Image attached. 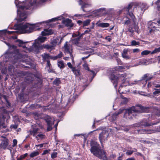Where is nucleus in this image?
I'll return each instance as SVG.
<instances>
[{
  "instance_id": "63",
  "label": "nucleus",
  "mask_w": 160,
  "mask_h": 160,
  "mask_svg": "<svg viewBox=\"0 0 160 160\" xmlns=\"http://www.w3.org/2000/svg\"><path fill=\"white\" fill-rule=\"evenodd\" d=\"M51 56V59H52L53 60H56L57 59V57L56 56Z\"/></svg>"
},
{
  "instance_id": "16",
  "label": "nucleus",
  "mask_w": 160,
  "mask_h": 160,
  "mask_svg": "<svg viewBox=\"0 0 160 160\" xmlns=\"http://www.w3.org/2000/svg\"><path fill=\"white\" fill-rule=\"evenodd\" d=\"M124 109L120 108L118 111L114 112L112 116V118L113 121L116 120L117 116L119 114L122 113L124 111Z\"/></svg>"
},
{
  "instance_id": "18",
  "label": "nucleus",
  "mask_w": 160,
  "mask_h": 160,
  "mask_svg": "<svg viewBox=\"0 0 160 160\" xmlns=\"http://www.w3.org/2000/svg\"><path fill=\"white\" fill-rule=\"evenodd\" d=\"M33 46L37 50H39L40 49L43 48L42 45H41V43H40L37 42V41L35 40L34 43L33 44Z\"/></svg>"
},
{
  "instance_id": "6",
  "label": "nucleus",
  "mask_w": 160,
  "mask_h": 160,
  "mask_svg": "<svg viewBox=\"0 0 160 160\" xmlns=\"http://www.w3.org/2000/svg\"><path fill=\"white\" fill-rule=\"evenodd\" d=\"M117 75L118 76L114 74H111L109 76V78L113 83L115 87L117 86L118 82H121L123 84L127 79L126 77L127 76V74L125 73L123 74H118Z\"/></svg>"
},
{
  "instance_id": "13",
  "label": "nucleus",
  "mask_w": 160,
  "mask_h": 160,
  "mask_svg": "<svg viewBox=\"0 0 160 160\" xmlns=\"http://www.w3.org/2000/svg\"><path fill=\"white\" fill-rule=\"evenodd\" d=\"M18 14L19 16V18L18 19V21L22 22L24 21L27 18L26 13L23 11L22 12L18 10Z\"/></svg>"
},
{
  "instance_id": "8",
  "label": "nucleus",
  "mask_w": 160,
  "mask_h": 160,
  "mask_svg": "<svg viewBox=\"0 0 160 160\" xmlns=\"http://www.w3.org/2000/svg\"><path fill=\"white\" fill-rule=\"evenodd\" d=\"M133 5V3H130L128 5L127 7H125L123 8V10L127 12V14L131 18L133 23H135L136 20V18L133 13L132 12H131L129 11L132 8Z\"/></svg>"
},
{
  "instance_id": "47",
  "label": "nucleus",
  "mask_w": 160,
  "mask_h": 160,
  "mask_svg": "<svg viewBox=\"0 0 160 160\" xmlns=\"http://www.w3.org/2000/svg\"><path fill=\"white\" fill-rule=\"evenodd\" d=\"M57 153L56 152H53L52 154L51 155V158H54L57 157Z\"/></svg>"
},
{
  "instance_id": "10",
  "label": "nucleus",
  "mask_w": 160,
  "mask_h": 160,
  "mask_svg": "<svg viewBox=\"0 0 160 160\" xmlns=\"http://www.w3.org/2000/svg\"><path fill=\"white\" fill-rule=\"evenodd\" d=\"M51 119V118L49 116H47L44 118V120L47 122V132L50 131L53 129L52 126L53 123L52 122Z\"/></svg>"
},
{
  "instance_id": "31",
  "label": "nucleus",
  "mask_w": 160,
  "mask_h": 160,
  "mask_svg": "<svg viewBox=\"0 0 160 160\" xmlns=\"http://www.w3.org/2000/svg\"><path fill=\"white\" fill-rule=\"evenodd\" d=\"M58 65L60 69H63L65 67V65L62 61L58 62Z\"/></svg>"
},
{
  "instance_id": "61",
  "label": "nucleus",
  "mask_w": 160,
  "mask_h": 160,
  "mask_svg": "<svg viewBox=\"0 0 160 160\" xmlns=\"http://www.w3.org/2000/svg\"><path fill=\"white\" fill-rule=\"evenodd\" d=\"M48 72L50 73V72H54V71H53V70L52 69H51V68L52 67H48Z\"/></svg>"
},
{
  "instance_id": "9",
  "label": "nucleus",
  "mask_w": 160,
  "mask_h": 160,
  "mask_svg": "<svg viewBox=\"0 0 160 160\" xmlns=\"http://www.w3.org/2000/svg\"><path fill=\"white\" fill-rule=\"evenodd\" d=\"M109 133L106 130H102L99 134L98 138L102 146H103V142L108 140Z\"/></svg>"
},
{
  "instance_id": "40",
  "label": "nucleus",
  "mask_w": 160,
  "mask_h": 160,
  "mask_svg": "<svg viewBox=\"0 0 160 160\" xmlns=\"http://www.w3.org/2000/svg\"><path fill=\"white\" fill-rule=\"evenodd\" d=\"M52 46H53V49H55L54 47L57 44V40L56 39L53 40L51 42Z\"/></svg>"
},
{
  "instance_id": "58",
  "label": "nucleus",
  "mask_w": 160,
  "mask_h": 160,
  "mask_svg": "<svg viewBox=\"0 0 160 160\" xmlns=\"http://www.w3.org/2000/svg\"><path fill=\"white\" fill-rule=\"evenodd\" d=\"M130 19H128L127 20H126L124 22V24L126 25H128L130 23Z\"/></svg>"
},
{
  "instance_id": "12",
  "label": "nucleus",
  "mask_w": 160,
  "mask_h": 160,
  "mask_svg": "<svg viewBox=\"0 0 160 160\" xmlns=\"http://www.w3.org/2000/svg\"><path fill=\"white\" fill-rule=\"evenodd\" d=\"M160 122V119L159 121L157 122L156 123H153L151 122H148L147 120H143L140 123V125L142 126H144V127H148L150 126H152L153 125L157 124V123Z\"/></svg>"
},
{
  "instance_id": "59",
  "label": "nucleus",
  "mask_w": 160,
  "mask_h": 160,
  "mask_svg": "<svg viewBox=\"0 0 160 160\" xmlns=\"http://www.w3.org/2000/svg\"><path fill=\"white\" fill-rule=\"evenodd\" d=\"M48 62H47V68L48 67H52L51 66V64L50 63V61H48Z\"/></svg>"
},
{
  "instance_id": "50",
  "label": "nucleus",
  "mask_w": 160,
  "mask_h": 160,
  "mask_svg": "<svg viewBox=\"0 0 160 160\" xmlns=\"http://www.w3.org/2000/svg\"><path fill=\"white\" fill-rule=\"evenodd\" d=\"M90 71L93 74V76L91 78L90 82H91L93 80L95 76H96V74L95 73V72L93 70H90Z\"/></svg>"
},
{
  "instance_id": "27",
  "label": "nucleus",
  "mask_w": 160,
  "mask_h": 160,
  "mask_svg": "<svg viewBox=\"0 0 160 160\" xmlns=\"http://www.w3.org/2000/svg\"><path fill=\"white\" fill-rule=\"evenodd\" d=\"M43 60L44 61L48 62V61H50L49 59H51V56L48 54H45L43 57Z\"/></svg>"
},
{
  "instance_id": "1",
  "label": "nucleus",
  "mask_w": 160,
  "mask_h": 160,
  "mask_svg": "<svg viewBox=\"0 0 160 160\" xmlns=\"http://www.w3.org/2000/svg\"><path fill=\"white\" fill-rule=\"evenodd\" d=\"M125 111L124 117L126 118L132 119V116H136L135 113H140L142 112H148L149 108L142 106L140 104L136 105L135 106L132 107L128 109H124Z\"/></svg>"
},
{
  "instance_id": "22",
  "label": "nucleus",
  "mask_w": 160,
  "mask_h": 160,
  "mask_svg": "<svg viewBox=\"0 0 160 160\" xmlns=\"http://www.w3.org/2000/svg\"><path fill=\"white\" fill-rule=\"evenodd\" d=\"M64 48L65 52L68 53H70V56L72 55L70 51V48L67 42H66L64 44Z\"/></svg>"
},
{
  "instance_id": "52",
  "label": "nucleus",
  "mask_w": 160,
  "mask_h": 160,
  "mask_svg": "<svg viewBox=\"0 0 160 160\" xmlns=\"http://www.w3.org/2000/svg\"><path fill=\"white\" fill-rule=\"evenodd\" d=\"M156 90L153 92L154 95H156L157 94H158L160 93V89H155Z\"/></svg>"
},
{
  "instance_id": "19",
  "label": "nucleus",
  "mask_w": 160,
  "mask_h": 160,
  "mask_svg": "<svg viewBox=\"0 0 160 160\" xmlns=\"http://www.w3.org/2000/svg\"><path fill=\"white\" fill-rule=\"evenodd\" d=\"M8 139L6 138L5 139L2 141L1 142V145L2 147L4 150H5L8 144Z\"/></svg>"
},
{
  "instance_id": "5",
  "label": "nucleus",
  "mask_w": 160,
  "mask_h": 160,
  "mask_svg": "<svg viewBox=\"0 0 160 160\" xmlns=\"http://www.w3.org/2000/svg\"><path fill=\"white\" fill-rule=\"evenodd\" d=\"M36 0H26L24 5H20L21 3L19 0H15V3L16 6L22 10L24 9L32 10L36 6Z\"/></svg>"
},
{
  "instance_id": "14",
  "label": "nucleus",
  "mask_w": 160,
  "mask_h": 160,
  "mask_svg": "<svg viewBox=\"0 0 160 160\" xmlns=\"http://www.w3.org/2000/svg\"><path fill=\"white\" fill-rule=\"evenodd\" d=\"M62 23L65 24L67 27H72L73 26L74 24L72 22V20L69 18H66L62 21Z\"/></svg>"
},
{
  "instance_id": "45",
  "label": "nucleus",
  "mask_w": 160,
  "mask_h": 160,
  "mask_svg": "<svg viewBox=\"0 0 160 160\" xmlns=\"http://www.w3.org/2000/svg\"><path fill=\"white\" fill-rule=\"evenodd\" d=\"M83 67L86 70H88V71H90V70H91L89 69L88 65L87 64H86V63L84 64L83 65Z\"/></svg>"
},
{
  "instance_id": "20",
  "label": "nucleus",
  "mask_w": 160,
  "mask_h": 160,
  "mask_svg": "<svg viewBox=\"0 0 160 160\" xmlns=\"http://www.w3.org/2000/svg\"><path fill=\"white\" fill-rule=\"evenodd\" d=\"M72 71L73 72L74 75L76 77L80 76L81 75L80 69L79 68L77 69H76V68L75 67L72 69Z\"/></svg>"
},
{
  "instance_id": "49",
  "label": "nucleus",
  "mask_w": 160,
  "mask_h": 160,
  "mask_svg": "<svg viewBox=\"0 0 160 160\" xmlns=\"http://www.w3.org/2000/svg\"><path fill=\"white\" fill-rule=\"evenodd\" d=\"M133 153V151L132 150H128L126 153V154L127 155H131Z\"/></svg>"
},
{
  "instance_id": "34",
  "label": "nucleus",
  "mask_w": 160,
  "mask_h": 160,
  "mask_svg": "<svg viewBox=\"0 0 160 160\" xmlns=\"http://www.w3.org/2000/svg\"><path fill=\"white\" fill-rule=\"evenodd\" d=\"M28 153H25V154L22 155L19 157V158H17V160H23L25 159L28 155Z\"/></svg>"
},
{
  "instance_id": "21",
  "label": "nucleus",
  "mask_w": 160,
  "mask_h": 160,
  "mask_svg": "<svg viewBox=\"0 0 160 160\" xmlns=\"http://www.w3.org/2000/svg\"><path fill=\"white\" fill-rule=\"evenodd\" d=\"M104 155L103 156L102 158V160H104V158L106 157L107 158L108 160H112L113 159H115L116 158V155L115 153H112L111 154H110L109 157L108 158L107 156H106V155L104 154Z\"/></svg>"
},
{
  "instance_id": "11",
  "label": "nucleus",
  "mask_w": 160,
  "mask_h": 160,
  "mask_svg": "<svg viewBox=\"0 0 160 160\" xmlns=\"http://www.w3.org/2000/svg\"><path fill=\"white\" fill-rule=\"evenodd\" d=\"M125 68L122 66L116 67L112 68L111 70L112 73L111 74H115L117 75V72H122L125 71Z\"/></svg>"
},
{
  "instance_id": "62",
  "label": "nucleus",
  "mask_w": 160,
  "mask_h": 160,
  "mask_svg": "<svg viewBox=\"0 0 160 160\" xmlns=\"http://www.w3.org/2000/svg\"><path fill=\"white\" fill-rule=\"evenodd\" d=\"M13 67L11 65L8 67V71L9 72H11L12 71V69L13 68Z\"/></svg>"
},
{
  "instance_id": "4",
  "label": "nucleus",
  "mask_w": 160,
  "mask_h": 160,
  "mask_svg": "<svg viewBox=\"0 0 160 160\" xmlns=\"http://www.w3.org/2000/svg\"><path fill=\"white\" fill-rule=\"evenodd\" d=\"M38 26L36 24H30L28 23H26L24 24L22 23L17 24L16 25L17 29L21 31L23 33H30L33 31L39 29Z\"/></svg>"
},
{
  "instance_id": "24",
  "label": "nucleus",
  "mask_w": 160,
  "mask_h": 160,
  "mask_svg": "<svg viewBox=\"0 0 160 160\" xmlns=\"http://www.w3.org/2000/svg\"><path fill=\"white\" fill-rule=\"evenodd\" d=\"M16 42H18V46L19 47H21L22 46L23 48H26V46H22V45L23 44L27 43V42H24L23 41L20 40L19 39H17L16 41Z\"/></svg>"
},
{
  "instance_id": "36",
  "label": "nucleus",
  "mask_w": 160,
  "mask_h": 160,
  "mask_svg": "<svg viewBox=\"0 0 160 160\" xmlns=\"http://www.w3.org/2000/svg\"><path fill=\"white\" fill-rule=\"evenodd\" d=\"M61 20V19L59 18V17L57 18H53L49 20L48 21H46V22H43V23H44V22H45V23L50 22H55L56 21H58V20Z\"/></svg>"
},
{
  "instance_id": "25",
  "label": "nucleus",
  "mask_w": 160,
  "mask_h": 160,
  "mask_svg": "<svg viewBox=\"0 0 160 160\" xmlns=\"http://www.w3.org/2000/svg\"><path fill=\"white\" fill-rule=\"evenodd\" d=\"M149 74H146L144 75L142 77V80L145 79L146 78H147V79L146 80V81L151 80L153 78V76L152 75H150L148 77Z\"/></svg>"
},
{
  "instance_id": "33",
  "label": "nucleus",
  "mask_w": 160,
  "mask_h": 160,
  "mask_svg": "<svg viewBox=\"0 0 160 160\" xmlns=\"http://www.w3.org/2000/svg\"><path fill=\"white\" fill-rule=\"evenodd\" d=\"M109 24L108 23L102 22L99 24L98 26L102 28H106L109 27Z\"/></svg>"
},
{
  "instance_id": "46",
  "label": "nucleus",
  "mask_w": 160,
  "mask_h": 160,
  "mask_svg": "<svg viewBox=\"0 0 160 160\" xmlns=\"http://www.w3.org/2000/svg\"><path fill=\"white\" fill-rule=\"evenodd\" d=\"M128 31L131 33L132 35H133L134 34V32L135 31L131 27H129V28H128Z\"/></svg>"
},
{
  "instance_id": "41",
  "label": "nucleus",
  "mask_w": 160,
  "mask_h": 160,
  "mask_svg": "<svg viewBox=\"0 0 160 160\" xmlns=\"http://www.w3.org/2000/svg\"><path fill=\"white\" fill-rule=\"evenodd\" d=\"M160 52V47L155 48L151 52V54H153L158 52Z\"/></svg>"
},
{
  "instance_id": "51",
  "label": "nucleus",
  "mask_w": 160,
  "mask_h": 160,
  "mask_svg": "<svg viewBox=\"0 0 160 160\" xmlns=\"http://www.w3.org/2000/svg\"><path fill=\"white\" fill-rule=\"evenodd\" d=\"M17 140L16 139H14L13 140V143L12 146L13 147H15L17 144Z\"/></svg>"
},
{
  "instance_id": "55",
  "label": "nucleus",
  "mask_w": 160,
  "mask_h": 160,
  "mask_svg": "<svg viewBox=\"0 0 160 160\" xmlns=\"http://www.w3.org/2000/svg\"><path fill=\"white\" fill-rule=\"evenodd\" d=\"M63 54L62 52H61L59 54L56 56V57H57V59L59 58H61L62 57Z\"/></svg>"
},
{
  "instance_id": "30",
  "label": "nucleus",
  "mask_w": 160,
  "mask_h": 160,
  "mask_svg": "<svg viewBox=\"0 0 160 160\" xmlns=\"http://www.w3.org/2000/svg\"><path fill=\"white\" fill-rule=\"evenodd\" d=\"M39 154V152L38 151H34L31 152L29 155V156L31 158H33L38 155Z\"/></svg>"
},
{
  "instance_id": "56",
  "label": "nucleus",
  "mask_w": 160,
  "mask_h": 160,
  "mask_svg": "<svg viewBox=\"0 0 160 160\" xmlns=\"http://www.w3.org/2000/svg\"><path fill=\"white\" fill-rule=\"evenodd\" d=\"M50 151V150L49 149L48 150H44L43 152V153H42V155H45V154H46L47 153H49V151Z\"/></svg>"
},
{
  "instance_id": "48",
  "label": "nucleus",
  "mask_w": 160,
  "mask_h": 160,
  "mask_svg": "<svg viewBox=\"0 0 160 160\" xmlns=\"http://www.w3.org/2000/svg\"><path fill=\"white\" fill-rule=\"evenodd\" d=\"M91 31V30L89 28H87V30H85L83 33L82 34V35H83L85 34L89 33V32Z\"/></svg>"
},
{
  "instance_id": "35",
  "label": "nucleus",
  "mask_w": 160,
  "mask_h": 160,
  "mask_svg": "<svg viewBox=\"0 0 160 160\" xmlns=\"http://www.w3.org/2000/svg\"><path fill=\"white\" fill-rule=\"evenodd\" d=\"M61 83V81L59 78L55 79L53 81V84L56 86H58Z\"/></svg>"
},
{
  "instance_id": "3",
  "label": "nucleus",
  "mask_w": 160,
  "mask_h": 160,
  "mask_svg": "<svg viewBox=\"0 0 160 160\" xmlns=\"http://www.w3.org/2000/svg\"><path fill=\"white\" fill-rule=\"evenodd\" d=\"M90 145L91 147L90 149L91 152L99 159H102L103 155L105 154L106 152L101 149L100 144L95 141H92Z\"/></svg>"
},
{
  "instance_id": "7",
  "label": "nucleus",
  "mask_w": 160,
  "mask_h": 160,
  "mask_svg": "<svg viewBox=\"0 0 160 160\" xmlns=\"http://www.w3.org/2000/svg\"><path fill=\"white\" fill-rule=\"evenodd\" d=\"M1 113H0V118L1 121H3L2 123H1L2 127L4 128H6L5 123L4 122L6 118H9V112L3 107L1 108Z\"/></svg>"
},
{
  "instance_id": "2",
  "label": "nucleus",
  "mask_w": 160,
  "mask_h": 160,
  "mask_svg": "<svg viewBox=\"0 0 160 160\" xmlns=\"http://www.w3.org/2000/svg\"><path fill=\"white\" fill-rule=\"evenodd\" d=\"M25 82H22L21 85V87L22 88V92L18 95L19 98L22 99H23L24 94L23 93V91L24 90L27 86L26 83L27 82L29 84L31 83L32 84V87L36 88H40V86L42 84V82L41 79L39 77H38L34 79L30 77H27L25 79Z\"/></svg>"
},
{
  "instance_id": "15",
  "label": "nucleus",
  "mask_w": 160,
  "mask_h": 160,
  "mask_svg": "<svg viewBox=\"0 0 160 160\" xmlns=\"http://www.w3.org/2000/svg\"><path fill=\"white\" fill-rule=\"evenodd\" d=\"M88 0H79V4L81 5V8L84 12H87L88 11H86L85 10V8H87L89 5L85 2H87Z\"/></svg>"
},
{
  "instance_id": "17",
  "label": "nucleus",
  "mask_w": 160,
  "mask_h": 160,
  "mask_svg": "<svg viewBox=\"0 0 160 160\" xmlns=\"http://www.w3.org/2000/svg\"><path fill=\"white\" fill-rule=\"evenodd\" d=\"M53 33V32L51 29L48 30L47 29H44V31H42L41 34L42 36H46L51 35Z\"/></svg>"
},
{
  "instance_id": "23",
  "label": "nucleus",
  "mask_w": 160,
  "mask_h": 160,
  "mask_svg": "<svg viewBox=\"0 0 160 160\" xmlns=\"http://www.w3.org/2000/svg\"><path fill=\"white\" fill-rule=\"evenodd\" d=\"M47 38L46 37H43L42 36H40L38 37L37 39L35 40L37 41V42L41 43H43L46 40Z\"/></svg>"
},
{
  "instance_id": "26",
  "label": "nucleus",
  "mask_w": 160,
  "mask_h": 160,
  "mask_svg": "<svg viewBox=\"0 0 160 160\" xmlns=\"http://www.w3.org/2000/svg\"><path fill=\"white\" fill-rule=\"evenodd\" d=\"M41 107V106L40 105L36 104H31L29 106L30 108L33 110L40 108Z\"/></svg>"
},
{
  "instance_id": "43",
  "label": "nucleus",
  "mask_w": 160,
  "mask_h": 160,
  "mask_svg": "<svg viewBox=\"0 0 160 160\" xmlns=\"http://www.w3.org/2000/svg\"><path fill=\"white\" fill-rule=\"evenodd\" d=\"M130 49H124L123 50V52L122 53V56L123 55H127L128 52L129 51Z\"/></svg>"
},
{
  "instance_id": "38",
  "label": "nucleus",
  "mask_w": 160,
  "mask_h": 160,
  "mask_svg": "<svg viewBox=\"0 0 160 160\" xmlns=\"http://www.w3.org/2000/svg\"><path fill=\"white\" fill-rule=\"evenodd\" d=\"M140 44L139 42H137L135 40H132L131 42V45L132 46H136L139 45Z\"/></svg>"
},
{
  "instance_id": "44",
  "label": "nucleus",
  "mask_w": 160,
  "mask_h": 160,
  "mask_svg": "<svg viewBox=\"0 0 160 160\" xmlns=\"http://www.w3.org/2000/svg\"><path fill=\"white\" fill-rule=\"evenodd\" d=\"M38 137L41 138V139H44L45 138V135L43 134H38L37 135V136L36 137V138H37Z\"/></svg>"
},
{
  "instance_id": "39",
  "label": "nucleus",
  "mask_w": 160,
  "mask_h": 160,
  "mask_svg": "<svg viewBox=\"0 0 160 160\" xmlns=\"http://www.w3.org/2000/svg\"><path fill=\"white\" fill-rule=\"evenodd\" d=\"M39 129L37 128H34L32 131L30 132V133L32 134L33 136H34L38 131Z\"/></svg>"
},
{
  "instance_id": "60",
  "label": "nucleus",
  "mask_w": 160,
  "mask_h": 160,
  "mask_svg": "<svg viewBox=\"0 0 160 160\" xmlns=\"http://www.w3.org/2000/svg\"><path fill=\"white\" fill-rule=\"evenodd\" d=\"M140 51V50L138 48H136L133 50V53L138 52Z\"/></svg>"
},
{
  "instance_id": "28",
  "label": "nucleus",
  "mask_w": 160,
  "mask_h": 160,
  "mask_svg": "<svg viewBox=\"0 0 160 160\" xmlns=\"http://www.w3.org/2000/svg\"><path fill=\"white\" fill-rule=\"evenodd\" d=\"M91 20L90 19H88L83 22L82 27L84 28V27L88 26L90 23L91 22Z\"/></svg>"
},
{
  "instance_id": "53",
  "label": "nucleus",
  "mask_w": 160,
  "mask_h": 160,
  "mask_svg": "<svg viewBox=\"0 0 160 160\" xmlns=\"http://www.w3.org/2000/svg\"><path fill=\"white\" fill-rule=\"evenodd\" d=\"M105 39L107 40L108 41L110 42L112 40V38H111V37L110 36H108L106 37L105 38Z\"/></svg>"
},
{
  "instance_id": "37",
  "label": "nucleus",
  "mask_w": 160,
  "mask_h": 160,
  "mask_svg": "<svg viewBox=\"0 0 160 160\" xmlns=\"http://www.w3.org/2000/svg\"><path fill=\"white\" fill-rule=\"evenodd\" d=\"M151 52V51L147 50L142 51L141 53L142 56H143L147 55L149 54Z\"/></svg>"
},
{
  "instance_id": "29",
  "label": "nucleus",
  "mask_w": 160,
  "mask_h": 160,
  "mask_svg": "<svg viewBox=\"0 0 160 160\" xmlns=\"http://www.w3.org/2000/svg\"><path fill=\"white\" fill-rule=\"evenodd\" d=\"M34 118L36 120L39 119L41 118V114L37 112H35L33 113Z\"/></svg>"
},
{
  "instance_id": "32",
  "label": "nucleus",
  "mask_w": 160,
  "mask_h": 160,
  "mask_svg": "<svg viewBox=\"0 0 160 160\" xmlns=\"http://www.w3.org/2000/svg\"><path fill=\"white\" fill-rule=\"evenodd\" d=\"M43 48H46L48 50L51 49L53 50V46H52L51 45H45L43 44L42 45Z\"/></svg>"
},
{
  "instance_id": "54",
  "label": "nucleus",
  "mask_w": 160,
  "mask_h": 160,
  "mask_svg": "<svg viewBox=\"0 0 160 160\" xmlns=\"http://www.w3.org/2000/svg\"><path fill=\"white\" fill-rule=\"evenodd\" d=\"M122 56L123 58L126 59H129L130 58V57L128 55H123Z\"/></svg>"
},
{
  "instance_id": "42",
  "label": "nucleus",
  "mask_w": 160,
  "mask_h": 160,
  "mask_svg": "<svg viewBox=\"0 0 160 160\" xmlns=\"http://www.w3.org/2000/svg\"><path fill=\"white\" fill-rule=\"evenodd\" d=\"M134 23V26L132 28L134 29V30L135 31V32H137L138 33V28L137 25L136 24V22L135 23Z\"/></svg>"
},
{
  "instance_id": "57",
  "label": "nucleus",
  "mask_w": 160,
  "mask_h": 160,
  "mask_svg": "<svg viewBox=\"0 0 160 160\" xmlns=\"http://www.w3.org/2000/svg\"><path fill=\"white\" fill-rule=\"evenodd\" d=\"M67 65H68V67L69 68H71L72 69H73V68H74L75 67H73L71 63L70 62L68 63Z\"/></svg>"
},
{
  "instance_id": "64",
  "label": "nucleus",
  "mask_w": 160,
  "mask_h": 160,
  "mask_svg": "<svg viewBox=\"0 0 160 160\" xmlns=\"http://www.w3.org/2000/svg\"><path fill=\"white\" fill-rule=\"evenodd\" d=\"M11 127L14 129H16L18 128V125L16 124L12 125Z\"/></svg>"
}]
</instances>
